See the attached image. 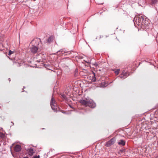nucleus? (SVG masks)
<instances>
[{"instance_id":"obj_5","label":"nucleus","mask_w":158,"mask_h":158,"mask_svg":"<svg viewBox=\"0 0 158 158\" xmlns=\"http://www.w3.org/2000/svg\"><path fill=\"white\" fill-rule=\"evenodd\" d=\"M29 46L30 50L31 52L33 54H35L37 52L38 49V47L33 46L31 45H29Z\"/></svg>"},{"instance_id":"obj_22","label":"nucleus","mask_w":158,"mask_h":158,"mask_svg":"<svg viewBox=\"0 0 158 158\" xmlns=\"http://www.w3.org/2000/svg\"><path fill=\"white\" fill-rule=\"evenodd\" d=\"M40 156H35L34 157V158H40Z\"/></svg>"},{"instance_id":"obj_23","label":"nucleus","mask_w":158,"mask_h":158,"mask_svg":"<svg viewBox=\"0 0 158 158\" xmlns=\"http://www.w3.org/2000/svg\"><path fill=\"white\" fill-rule=\"evenodd\" d=\"M93 76H94V77L95 76V73L94 72H93Z\"/></svg>"},{"instance_id":"obj_6","label":"nucleus","mask_w":158,"mask_h":158,"mask_svg":"<svg viewBox=\"0 0 158 158\" xmlns=\"http://www.w3.org/2000/svg\"><path fill=\"white\" fill-rule=\"evenodd\" d=\"M114 143V140L112 138L106 143V145L107 146L109 147L112 145Z\"/></svg>"},{"instance_id":"obj_13","label":"nucleus","mask_w":158,"mask_h":158,"mask_svg":"<svg viewBox=\"0 0 158 158\" xmlns=\"http://www.w3.org/2000/svg\"><path fill=\"white\" fill-rule=\"evenodd\" d=\"M118 143L119 145H122V146H123L125 144V142L123 140H121Z\"/></svg>"},{"instance_id":"obj_14","label":"nucleus","mask_w":158,"mask_h":158,"mask_svg":"<svg viewBox=\"0 0 158 158\" xmlns=\"http://www.w3.org/2000/svg\"><path fill=\"white\" fill-rule=\"evenodd\" d=\"M113 71H114L115 74H116L117 75L119 74V73L120 69H114L113 70Z\"/></svg>"},{"instance_id":"obj_8","label":"nucleus","mask_w":158,"mask_h":158,"mask_svg":"<svg viewBox=\"0 0 158 158\" xmlns=\"http://www.w3.org/2000/svg\"><path fill=\"white\" fill-rule=\"evenodd\" d=\"M127 73L125 72V71H123L122 73L120 74V78L122 79H124L126 78L127 76Z\"/></svg>"},{"instance_id":"obj_18","label":"nucleus","mask_w":158,"mask_h":158,"mask_svg":"<svg viewBox=\"0 0 158 158\" xmlns=\"http://www.w3.org/2000/svg\"><path fill=\"white\" fill-rule=\"evenodd\" d=\"M157 2V0H152V4H155Z\"/></svg>"},{"instance_id":"obj_25","label":"nucleus","mask_w":158,"mask_h":158,"mask_svg":"<svg viewBox=\"0 0 158 158\" xmlns=\"http://www.w3.org/2000/svg\"><path fill=\"white\" fill-rule=\"evenodd\" d=\"M95 80H96V79H95H95H94V81H95Z\"/></svg>"},{"instance_id":"obj_19","label":"nucleus","mask_w":158,"mask_h":158,"mask_svg":"<svg viewBox=\"0 0 158 158\" xmlns=\"http://www.w3.org/2000/svg\"><path fill=\"white\" fill-rule=\"evenodd\" d=\"M94 65L95 66V67H99V65L97 63H95L94 64Z\"/></svg>"},{"instance_id":"obj_2","label":"nucleus","mask_w":158,"mask_h":158,"mask_svg":"<svg viewBox=\"0 0 158 158\" xmlns=\"http://www.w3.org/2000/svg\"><path fill=\"white\" fill-rule=\"evenodd\" d=\"M149 23L147 20V19L142 16L139 15V26H140L142 28H146Z\"/></svg>"},{"instance_id":"obj_12","label":"nucleus","mask_w":158,"mask_h":158,"mask_svg":"<svg viewBox=\"0 0 158 158\" xmlns=\"http://www.w3.org/2000/svg\"><path fill=\"white\" fill-rule=\"evenodd\" d=\"M53 40V37L51 36H50L48 39L47 41L48 43H50L52 42Z\"/></svg>"},{"instance_id":"obj_15","label":"nucleus","mask_w":158,"mask_h":158,"mask_svg":"<svg viewBox=\"0 0 158 158\" xmlns=\"http://www.w3.org/2000/svg\"><path fill=\"white\" fill-rule=\"evenodd\" d=\"M61 98H63L64 99H67L66 95L64 94H60V96Z\"/></svg>"},{"instance_id":"obj_21","label":"nucleus","mask_w":158,"mask_h":158,"mask_svg":"<svg viewBox=\"0 0 158 158\" xmlns=\"http://www.w3.org/2000/svg\"><path fill=\"white\" fill-rule=\"evenodd\" d=\"M108 37V35H105L103 36V37H104V38H105Z\"/></svg>"},{"instance_id":"obj_9","label":"nucleus","mask_w":158,"mask_h":158,"mask_svg":"<svg viewBox=\"0 0 158 158\" xmlns=\"http://www.w3.org/2000/svg\"><path fill=\"white\" fill-rule=\"evenodd\" d=\"M57 53L58 55H66V54H65L66 52L62 49H61V50L58 51Z\"/></svg>"},{"instance_id":"obj_17","label":"nucleus","mask_w":158,"mask_h":158,"mask_svg":"<svg viewBox=\"0 0 158 158\" xmlns=\"http://www.w3.org/2000/svg\"><path fill=\"white\" fill-rule=\"evenodd\" d=\"M14 53V52L12 51L11 50H9V55H10L11 54H13Z\"/></svg>"},{"instance_id":"obj_3","label":"nucleus","mask_w":158,"mask_h":158,"mask_svg":"<svg viewBox=\"0 0 158 158\" xmlns=\"http://www.w3.org/2000/svg\"><path fill=\"white\" fill-rule=\"evenodd\" d=\"M50 105L52 110L54 111H57L56 103L55 99L53 97L51 98Z\"/></svg>"},{"instance_id":"obj_24","label":"nucleus","mask_w":158,"mask_h":158,"mask_svg":"<svg viewBox=\"0 0 158 158\" xmlns=\"http://www.w3.org/2000/svg\"><path fill=\"white\" fill-rule=\"evenodd\" d=\"M23 158H28V157L26 156V157H24Z\"/></svg>"},{"instance_id":"obj_11","label":"nucleus","mask_w":158,"mask_h":158,"mask_svg":"<svg viewBox=\"0 0 158 158\" xmlns=\"http://www.w3.org/2000/svg\"><path fill=\"white\" fill-rule=\"evenodd\" d=\"M134 24L136 25H138V17H135L134 18Z\"/></svg>"},{"instance_id":"obj_20","label":"nucleus","mask_w":158,"mask_h":158,"mask_svg":"<svg viewBox=\"0 0 158 158\" xmlns=\"http://www.w3.org/2000/svg\"><path fill=\"white\" fill-rule=\"evenodd\" d=\"M120 152L121 153L123 154V153H124L125 151L124 150H120Z\"/></svg>"},{"instance_id":"obj_1","label":"nucleus","mask_w":158,"mask_h":158,"mask_svg":"<svg viewBox=\"0 0 158 158\" xmlns=\"http://www.w3.org/2000/svg\"><path fill=\"white\" fill-rule=\"evenodd\" d=\"M80 103L85 107L89 106L90 108H94L95 106V104L91 100L82 99L80 101Z\"/></svg>"},{"instance_id":"obj_10","label":"nucleus","mask_w":158,"mask_h":158,"mask_svg":"<svg viewBox=\"0 0 158 158\" xmlns=\"http://www.w3.org/2000/svg\"><path fill=\"white\" fill-rule=\"evenodd\" d=\"M34 152H35L32 149L30 148L29 149L28 153L30 156H32Z\"/></svg>"},{"instance_id":"obj_4","label":"nucleus","mask_w":158,"mask_h":158,"mask_svg":"<svg viewBox=\"0 0 158 158\" xmlns=\"http://www.w3.org/2000/svg\"><path fill=\"white\" fill-rule=\"evenodd\" d=\"M40 41L39 39L36 38L32 40L30 43V46H33L38 47L39 44V43Z\"/></svg>"},{"instance_id":"obj_16","label":"nucleus","mask_w":158,"mask_h":158,"mask_svg":"<svg viewBox=\"0 0 158 158\" xmlns=\"http://www.w3.org/2000/svg\"><path fill=\"white\" fill-rule=\"evenodd\" d=\"M5 136L4 134L1 132H0V138H3Z\"/></svg>"},{"instance_id":"obj_7","label":"nucleus","mask_w":158,"mask_h":158,"mask_svg":"<svg viewBox=\"0 0 158 158\" xmlns=\"http://www.w3.org/2000/svg\"><path fill=\"white\" fill-rule=\"evenodd\" d=\"M21 149V147L20 145L17 144L15 147L14 150L16 152H19Z\"/></svg>"}]
</instances>
